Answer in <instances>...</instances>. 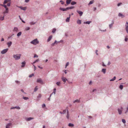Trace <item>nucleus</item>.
<instances>
[{
    "label": "nucleus",
    "mask_w": 128,
    "mask_h": 128,
    "mask_svg": "<svg viewBox=\"0 0 128 128\" xmlns=\"http://www.w3.org/2000/svg\"><path fill=\"white\" fill-rule=\"evenodd\" d=\"M62 80L64 82H65L67 80V79L65 77H62Z\"/></svg>",
    "instance_id": "10"
},
{
    "label": "nucleus",
    "mask_w": 128,
    "mask_h": 128,
    "mask_svg": "<svg viewBox=\"0 0 128 128\" xmlns=\"http://www.w3.org/2000/svg\"><path fill=\"white\" fill-rule=\"evenodd\" d=\"M123 86L122 85L120 84V85L119 86V88L121 90H122L123 88Z\"/></svg>",
    "instance_id": "29"
},
{
    "label": "nucleus",
    "mask_w": 128,
    "mask_h": 128,
    "mask_svg": "<svg viewBox=\"0 0 128 128\" xmlns=\"http://www.w3.org/2000/svg\"><path fill=\"white\" fill-rule=\"evenodd\" d=\"M36 22H31L30 23V24L32 25L34 24H36Z\"/></svg>",
    "instance_id": "39"
},
{
    "label": "nucleus",
    "mask_w": 128,
    "mask_h": 128,
    "mask_svg": "<svg viewBox=\"0 0 128 128\" xmlns=\"http://www.w3.org/2000/svg\"><path fill=\"white\" fill-rule=\"evenodd\" d=\"M126 28L125 29L126 32L127 33H128V25H125Z\"/></svg>",
    "instance_id": "20"
},
{
    "label": "nucleus",
    "mask_w": 128,
    "mask_h": 128,
    "mask_svg": "<svg viewBox=\"0 0 128 128\" xmlns=\"http://www.w3.org/2000/svg\"><path fill=\"white\" fill-rule=\"evenodd\" d=\"M68 126L70 127H73L74 125L73 124L70 123L68 124Z\"/></svg>",
    "instance_id": "27"
},
{
    "label": "nucleus",
    "mask_w": 128,
    "mask_h": 128,
    "mask_svg": "<svg viewBox=\"0 0 128 128\" xmlns=\"http://www.w3.org/2000/svg\"><path fill=\"white\" fill-rule=\"evenodd\" d=\"M114 23V22L113 20H112V23L111 24L109 25V27L110 28H112V26L113 24Z\"/></svg>",
    "instance_id": "12"
},
{
    "label": "nucleus",
    "mask_w": 128,
    "mask_h": 128,
    "mask_svg": "<svg viewBox=\"0 0 128 128\" xmlns=\"http://www.w3.org/2000/svg\"><path fill=\"white\" fill-rule=\"evenodd\" d=\"M38 57V56L37 55H36V54H34V58H35L36 57Z\"/></svg>",
    "instance_id": "56"
},
{
    "label": "nucleus",
    "mask_w": 128,
    "mask_h": 128,
    "mask_svg": "<svg viewBox=\"0 0 128 128\" xmlns=\"http://www.w3.org/2000/svg\"><path fill=\"white\" fill-rule=\"evenodd\" d=\"M76 4V2H75L72 1L71 2V4L72 5H74Z\"/></svg>",
    "instance_id": "31"
},
{
    "label": "nucleus",
    "mask_w": 128,
    "mask_h": 128,
    "mask_svg": "<svg viewBox=\"0 0 128 128\" xmlns=\"http://www.w3.org/2000/svg\"><path fill=\"white\" fill-rule=\"evenodd\" d=\"M128 39L127 38H126L125 39V41H126V42H127L128 41Z\"/></svg>",
    "instance_id": "62"
},
{
    "label": "nucleus",
    "mask_w": 128,
    "mask_h": 128,
    "mask_svg": "<svg viewBox=\"0 0 128 128\" xmlns=\"http://www.w3.org/2000/svg\"><path fill=\"white\" fill-rule=\"evenodd\" d=\"M57 42H58V41H57L56 40H55V42H54L52 43V44H51V46H53L55 44H57Z\"/></svg>",
    "instance_id": "26"
},
{
    "label": "nucleus",
    "mask_w": 128,
    "mask_h": 128,
    "mask_svg": "<svg viewBox=\"0 0 128 128\" xmlns=\"http://www.w3.org/2000/svg\"><path fill=\"white\" fill-rule=\"evenodd\" d=\"M80 100H74V102H73L74 103H75L76 102H80Z\"/></svg>",
    "instance_id": "35"
},
{
    "label": "nucleus",
    "mask_w": 128,
    "mask_h": 128,
    "mask_svg": "<svg viewBox=\"0 0 128 128\" xmlns=\"http://www.w3.org/2000/svg\"><path fill=\"white\" fill-rule=\"evenodd\" d=\"M11 1L10 0H4L3 2L4 4H5L8 2H9Z\"/></svg>",
    "instance_id": "15"
},
{
    "label": "nucleus",
    "mask_w": 128,
    "mask_h": 128,
    "mask_svg": "<svg viewBox=\"0 0 128 128\" xmlns=\"http://www.w3.org/2000/svg\"><path fill=\"white\" fill-rule=\"evenodd\" d=\"M37 82L40 83L41 84H42L43 82L42 79L40 78L38 79L37 80Z\"/></svg>",
    "instance_id": "4"
},
{
    "label": "nucleus",
    "mask_w": 128,
    "mask_h": 128,
    "mask_svg": "<svg viewBox=\"0 0 128 128\" xmlns=\"http://www.w3.org/2000/svg\"><path fill=\"white\" fill-rule=\"evenodd\" d=\"M5 15H4L2 17H1L0 18V20H2L4 19V18Z\"/></svg>",
    "instance_id": "37"
},
{
    "label": "nucleus",
    "mask_w": 128,
    "mask_h": 128,
    "mask_svg": "<svg viewBox=\"0 0 128 128\" xmlns=\"http://www.w3.org/2000/svg\"><path fill=\"white\" fill-rule=\"evenodd\" d=\"M66 118L68 119H69V112L68 110H67V115Z\"/></svg>",
    "instance_id": "13"
},
{
    "label": "nucleus",
    "mask_w": 128,
    "mask_h": 128,
    "mask_svg": "<svg viewBox=\"0 0 128 128\" xmlns=\"http://www.w3.org/2000/svg\"><path fill=\"white\" fill-rule=\"evenodd\" d=\"M60 2H61V4L62 5H63L64 4V1H62V0H60Z\"/></svg>",
    "instance_id": "48"
},
{
    "label": "nucleus",
    "mask_w": 128,
    "mask_h": 128,
    "mask_svg": "<svg viewBox=\"0 0 128 128\" xmlns=\"http://www.w3.org/2000/svg\"><path fill=\"white\" fill-rule=\"evenodd\" d=\"M98 52V50H96V53L97 55H98V54L97 53Z\"/></svg>",
    "instance_id": "57"
},
{
    "label": "nucleus",
    "mask_w": 128,
    "mask_h": 128,
    "mask_svg": "<svg viewBox=\"0 0 128 128\" xmlns=\"http://www.w3.org/2000/svg\"><path fill=\"white\" fill-rule=\"evenodd\" d=\"M22 32H19L17 34V36L18 37L20 36L22 34Z\"/></svg>",
    "instance_id": "30"
},
{
    "label": "nucleus",
    "mask_w": 128,
    "mask_h": 128,
    "mask_svg": "<svg viewBox=\"0 0 128 128\" xmlns=\"http://www.w3.org/2000/svg\"><path fill=\"white\" fill-rule=\"evenodd\" d=\"M52 35H51L49 37L47 40L48 42H49L51 40V39L52 38Z\"/></svg>",
    "instance_id": "18"
},
{
    "label": "nucleus",
    "mask_w": 128,
    "mask_h": 128,
    "mask_svg": "<svg viewBox=\"0 0 128 128\" xmlns=\"http://www.w3.org/2000/svg\"><path fill=\"white\" fill-rule=\"evenodd\" d=\"M66 110H63V112H62V114H64L66 113Z\"/></svg>",
    "instance_id": "50"
},
{
    "label": "nucleus",
    "mask_w": 128,
    "mask_h": 128,
    "mask_svg": "<svg viewBox=\"0 0 128 128\" xmlns=\"http://www.w3.org/2000/svg\"><path fill=\"white\" fill-rule=\"evenodd\" d=\"M76 11L79 14L80 16H81L83 14V12L78 10H77Z\"/></svg>",
    "instance_id": "5"
},
{
    "label": "nucleus",
    "mask_w": 128,
    "mask_h": 128,
    "mask_svg": "<svg viewBox=\"0 0 128 128\" xmlns=\"http://www.w3.org/2000/svg\"><path fill=\"white\" fill-rule=\"evenodd\" d=\"M92 84V82L91 81H90L89 83V84L90 85L91 84Z\"/></svg>",
    "instance_id": "59"
},
{
    "label": "nucleus",
    "mask_w": 128,
    "mask_h": 128,
    "mask_svg": "<svg viewBox=\"0 0 128 128\" xmlns=\"http://www.w3.org/2000/svg\"><path fill=\"white\" fill-rule=\"evenodd\" d=\"M14 35V34H12L10 36L8 37V38H12V37Z\"/></svg>",
    "instance_id": "52"
},
{
    "label": "nucleus",
    "mask_w": 128,
    "mask_h": 128,
    "mask_svg": "<svg viewBox=\"0 0 128 128\" xmlns=\"http://www.w3.org/2000/svg\"><path fill=\"white\" fill-rule=\"evenodd\" d=\"M23 99L25 100H27L29 99V98L28 97H25L23 96L22 98Z\"/></svg>",
    "instance_id": "34"
},
{
    "label": "nucleus",
    "mask_w": 128,
    "mask_h": 128,
    "mask_svg": "<svg viewBox=\"0 0 128 128\" xmlns=\"http://www.w3.org/2000/svg\"><path fill=\"white\" fill-rule=\"evenodd\" d=\"M118 16L120 17H121L122 18H124L125 17L124 15H123L120 13H118Z\"/></svg>",
    "instance_id": "9"
},
{
    "label": "nucleus",
    "mask_w": 128,
    "mask_h": 128,
    "mask_svg": "<svg viewBox=\"0 0 128 128\" xmlns=\"http://www.w3.org/2000/svg\"><path fill=\"white\" fill-rule=\"evenodd\" d=\"M122 3H121V2H120L119 3H118V4H117V6H120L122 4Z\"/></svg>",
    "instance_id": "53"
},
{
    "label": "nucleus",
    "mask_w": 128,
    "mask_h": 128,
    "mask_svg": "<svg viewBox=\"0 0 128 128\" xmlns=\"http://www.w3.org/2000/svg\"><path fill=\"white\" fill-rule=\"evenodd\" d=\"M118 113L120 115H121L122 113V110L120 109L119 108H118Z\"/></svg>",
    "instance_id": "8"
},
{
    "label": "nucleus",
    "mask_w": 128,
    "mask_h": 128,
    "mask_svg": "<svg viewBox=\"0 0 128 128\" xmlns=\"http://www.w3.org/2000/svg\"><path fill=\"white\" fill-rule=\"evenodd\" d=\"M18 28L17 27H14L13 30V31L14 32H17L18 31Z\"/></svg>",
    "instance_id": "19"
},
{
    "label": "nucleus",
    "mask_w": 128,
    "mask_h": 128,
    "mask_svg": "<svg viewBox=\"0 0 128 128\" xmlns=\"http://www.w3.org/2000/svg\"><path fill=\"white\" fill-rule=\"evenodd\" d=\"M11 2H9L8 4H7V5L8 6H10Z\"/></svg>",
    "instance_id": "47"
},
{
    "label": "nucleus",
    "mask_w": 128,
    "mask_h": 128,
    "mask_svg": "<svg viewBox=\"0 0 128 128\" xmlns=\"http://www.w3.org/2000/svg\"><path fill=\"white\" fill-rule=\"evenodd\" d=\"M71 1V0H66V3L67 4H70Z\"/></svg>",
    "instance_id": "22"
},
{
    "label": "nucleus",
    "mask_w": 128,
    "mask_h": 128,
    "mask_svg": "<svg viewBox=\"0 0 128 128\" xmlns=\"http://www.w3.org/2000/svg\"><path fill=\"white\" fill-rule=\"evenodd\" d=\"M74 8V7L73 6H70V7H67L68 10L69 9H72Z\"/></svg>",
    "instance_id": "28"
},
{
    "label": "nucleus",
    "mask_w": 128,
    "mask_h": 128,
    "mask_svg": "<svg viewBox=\"0 0 128 128\" xmlns=\"http://www.w3.org/2000/svg\"><path fill=\"white\" fill-rule=\"evenodd\" d=\"M3 7H4V8H7V6H6V5H4H4H3Z\"/></svg>",
    "instance_id": "63"
},
{
    "label": "nucleus",
    "mask_w": 128,
    "mask_h": 128,
    "mask_svg": "<svg viewBox=\"0 0 128 128\" xmlns=\"http://www.w3.org/2000/svg\"><path fill=\"white\" fill-rule=\"evenodd\" d=\"M18 7L20 8L22 10H25L26 8V7H23L22 6H17Z\"/></svg>",
    "instance_id": "7"
},
{
    "label": "nucleus",
    "mask_w": 128,
    "mask_h": 128,
    "mask_svg": "<svg viewBox=\"0 0 128 128\" xmlns=\"http://www.w3.org/2000/svg\"><path fill=\"white\" fill-rule=\"evenodd\" d=\"M34 76V74H31L29 76V77L30 78H31L32 77V76Z\"/></svg>",
    "instance_id": "46"
},
{
    "label": "nucleus",
    "mask_w": 128,
    "mask_h": 128,
    "mask_svg": "<svg viewBox=\"0 0 128 128\" xmlns=\"http://www.w3.org/2000/svg\"><path fill=\"white\" fill-rule=\"evenodd\" d=\"M18 84H19L20 83V82L18 80L15 81Z\"/></svg>",
    "instance_id": "51"
},
{
    "label": "nucleus",
    "mask_w": 128,
    "mask_h": 128,
    "mask_svg": "<svg viewBox=\"0 0 128 128\" xmlns=\"http://www.w3.org/2000/svg\"><path fill=\"white\" fill-rule=\"evenodd\" d=\"M8 12V10H6L5 11H4V12H3V14H5V13H7Z\"/></svg>",
    "instance_id": "49"
},
{
    "label": "nucleus",
    "mask_w": 128,
    "mask_h": 128,
    "mask_svg": "<svg viewBox=\"0 0 128 128\" xmlns=\"http://www.w3.org/2000/svg\"><path fill=\"white\" fill-rule=\"evenodd\" d=\"M39 42L37 38L34 39L30 42V43L34 45H36L39 43Z\"/></svg>",
    "instance_id": "2"
},
{
    "label": "nucleus",
    "mask_w": 128,
    "mask_h": 128,
    "mask_svg": "<svg viewBox=\"0 0 128 128\" xmlns=\"http://www.w3.org/2000/svg\"><path fill=\"white\" fill-rule=\"evenodd\" d=\"M15 108H16L17 109L19 110L20 109V108L19 106H16L15 107Z\"/></svg>",
    "instance_id": "45"
},
{
    "label": "nucleus",
    "mask_w": 128,
    "mask_h": 128,
    "mask_svg": "<svg viewBox=\"0 0 128 128\" xmlns=\"http://www.w3.org/2000/svg\"><path fill=\"white\" fill-rule=\"evenodd\" d=\"M69 62H67L66 65V66H65V68H66V67L69 64Z\"/></svg>",
    "instance_id": "55"
},
{
    "label": "nucleus",
    "mask_w": 128,
    "mask_h": 128,
    "mask_svg": "<svg viewBox=\"0 0 128 128\" xmlns=\"http://www.w3.org/2000/svg\"><path fill=\"white\" fill-rule=\"evenodd\" d=\"M70 16H69L66 19V22H69L70 21Z\"/></svg>",
    "instance_id": "32"
},
{
    "label": "nucleus",
    "mask_w": 128,
    "mask_h": 128,
    "mask_svg": "<svg viewBox=\"0 0 128 128\" xmlns=\"http://www.w3.org/2000/svg\"><path fill=\"white\" fill-rule=\"evenodd\" d=\"M41 97V95L40 94H38V96H37V100H39Z\"/></svg>",
    "instance_id": "23"
},
{
    "label": "nucleus",
    "mask_w": 128,
    "mask_h": 128,
    "mask_svg": "<svg viewBox=\"0 0 128 128\" xmlns=\"http://www.w3.org/2000/svg\"><path fill=\"white\" fill-rule=\"evenodd\" d=\"M122 122L124 123H126V121L124 119H122Z\"/></svg>",
    "instance_id": "44"
},
{
    "label": "nucleus",
    "mask_w": 128,
    "mask_h": 128,
    "mask_svg": "<svg viewBox=\"0 0 128 128\" xmlns=\"http://www.w3.org/2000/svg\"><path fill=\"white\" fill-rule=\"evenodd\" d=\"M21 56V54H14L13 55V57L16 60H18L20 59Z\"/></svg>",
    "instance_id": "1"
},
{
    "label": "nucleus",
    "mask_w": 128,
    "mask_h": 128,
    "mask_svg": "<svg viewBox=\"0 0 128 128\" xmlns=\"http://www.w3.org/2000/svg\"><path fill=\"white\" fill-rule=\"evenodd\" d=\"M8 50V48L4 49L1 51V53L2 54H4L7 52Z\"/></svg>",
    "instance_id": "3"
},
{
    "label": "nucleus",
    "mask_w": 128,
    "mask_h": 128,
    "mask_svg": "<svg viewBox=\"0 0 128 128\" xmlns=\"http://www.w3.org/2000/svg\"><path fill=\"white\" fill-rule=\"evenodd\" d=\"M56 88H54V91L52 92V94L54 93V94H56Z\"/></svg>",
    "instance_id": "43"
},
{
    "label": "nucleus",
    "mask_w": 128,
    "mask_h": 128,
    "mask_svg": "<svg viewBox=\"0 0 128 128\" xmlns=\"http://www.w3.org/2000/svg\"><path fill=\"white\" fill-rule=\"evenodd\" d=\"M59 9L60 10L63 11H66L68 10L67 8H59Z\"/></svg>",
    "instance_id": "6"
},
{
    "label": "nucleus",
    "mask_w": 128,
    "mask_h": 128,
    "mask_svg": "<svg viewBox=\"0 0 128 128\" xmlns=\"http://www.w3.org/2000/svg\"><path fill=\"white\" fill-rule=\"evenodd\" d=\"M46 106V105L45 104H44L42 105V107L43 108H44Z\"/></svg>",
    "instance_id": "54"
},
{
    "label": "nucleus",
    "mask_w": 128,
    "mask_h": 128,
    "mask_svg": "<svg viewBox=\"0 0 128 128\" xmlns=\"http://www.w3.org/2000/svg\"><path fill=\"white\" fill-rule=\"evenodd\" d=\"M33 65L34 67V70H36V67L33 64Z\"/></svg>",
    "instance_id": "58"
},
{
    "label": "nucleus",
    "mask_w": 128,
    "mask_h": 128,
    "mask_svg": "<svg viewBox=\"0 0 128 128\" xmlns=\"http://www.w3.org/2000/svg\"><path fill=\"white\" fill-rule=\"evenodd\" d=\"M21 64H22L21 66V67L22 68L25 66L26 64V62H25L24 61V62H22Z\"/></svg>",
    "instance_id": "16"
},
{
    "label": "nucleus",
    "mask_w": 128,
    "mask_h": 128,
    "mask_svg": "<svg viewBox=\"0 0 128 128\" xmlns=\"http://www.w3.org/2000/svg\"><path fill=\"white\" fill-rule=\"evenodd\" d=\"M60 82H57L56 83V84L58 86H60Z\"/></svg>",
    "instance_id": "41"
},
{
    "label": "nucleus",
    "mask_w": 128,
    "mask_h": 128,
    "mask_svg": "<svg viewBox=\"0 0 128 128\" xmlns=\"http://www.w3.org/2000/svg\"><path fill=\"white\" fill-rule=\"evenodd\" d=\"M38 90V88H37V86H36L34 89V92H36L37 90Z\"/></svg>",
    "instance_id": "40"
},
{
    "label": "nucleus",
    "mask_w": 128,
    "mask_h": 128,
    "mask_svg": "<svg viewBox=\"0 0 128 128\" xmlns=\"http://www.w3.org/2000/svg\"><path fill=\"white\" fill-rule=\"evenodd\" d=\"M116 79V77L115 76H114L113 78L112 79L110 80V81H114Z\"/></svg>",
    "instance_id": "33"
},
{
    "label": "nucleus",
    "mask_w": 128,
    "mask_h": 128,
    "mask_svg": "<svg viewBox=\"0 0 128 128\" xmlns=\"http://www.w3.org/2000/svg\"><path fill=\"white\" fill-rule=\"evenodd\" d=\"M106 69L105 68H103L102 69V72L104 73V74H105L106 72Z\"/></svg>",
    "instance_id": "25"
},
{
    "label": "nucleus",
    "mask_w": 128,
    "mask_h": 128,
    "mask_svg": "<svg viewBox=\"0 0 128 128\" xmlns=\"http://www.w3.org/2000/svg\"><path fill=\"white\" fill-rule=\"evenodd\" d=\"M12 44V42H10L7 43V44L8 47H10Z\"/></svg>",
    "instance_id": "17"
},
{
    "label": "nucleus",
    "mask_w": 128,
    "mask_h": 128,
    "mask_svg": "<svg viewBox=\"0 0 128 128\" xmlns=\"http://www.w3.org/2000/svg\"><path fill=\"white\" fill-rule=\"evenodd\" d=\"M29 1V0H25V2H28Z\"/></svg>",
    "instance_id": "61"
},
{
    "label": "nucleus",
    "mask_w": 128,
    "mask_h": 128,
    "mask_svg": "<svg viewBox=\"0 0 128 128\" xmlns=\"http://www.w3.org/2000/svg\"><path fill=\"white\" fill-rule=\"evenodd\" d=\"M93 8L94 11H95L96 9V7H94Z\"/></svg>",
    "instance_id": "60"
},
{
    "label": "nucleus",
    "mask_w": 128,
    "mask_h": 128,
    "mask_svg": "<svg viewBox=\"0 0 128 128\" xmlns=\"http://www.w3.org/2000/svg\"><path fill=\"white\" fill-rule=\"evenodd\" d=\"M56 29L55 28H54L52 31V32L53 33H54L56 31Z\"/></svg>",
    "instance_id": "38"
},
{
    "label": "nucleus",
    "mask_w": 128,
    "mask_h": 128,
    "mask_svg": "<svg viewBox=\"0 0 128 128\" xmlns=\"http://www.w3.org/2000/svg\"><path fill=\"white\" fill-rule=\"evenodd\" d=\"M91 22H92L91 21H87L86 22H84V24H90V23H91Z\"/></svg>",
    "instance_id": "24"
},
{
    "label": "nucleus",
    "mask_w": 128,
    "mask_h": 128,
    "mask_svg": "<svg viewBox=\"0 0 128 128\" xmlns=\"http://www.w3.org/2000/svg\"><path fill=\"white\" fill-rule=\"evenodd\" d=\"M94 0H91V1H90V2L88 4L89 5V4H92L94 3Z\"/></svg>",
    "instance_id": "36"
},
{
    "label": "nucleus",
    "mask_w": 128,
    "mask_h": 128,
    "mask_svg": "<svg viewBox=\"0 0 128 128\" xmlns=\"http://www.w3.org/2000/svg\"><path fill=\"white\" fill-rule=\"evenodd\" d=\"M12 124L11 123H9L6 126V128H9L10 126H11Z\"/></svg>",
    "instance_id": "14"
},
{
    "label": "nucleus",
    "mask_w": 128,
    "mask_h": 128,
    "mask_svg": "<svg viewBox=\"0 0 128 128\" xmlns=\"http://www.w3.org/2000/svg\"><path fill=\"white\" fill-rule=\"evenodd\" d=\"M30 29V28L29 27H26L25 28V30L27 31L29 30Z\"/></svg>",
    "instance_id": "42"
},
{
    "label": "nucleus",
    "mask_w": 128,
    "mask_h": 128,
    "mask_svg": "<svg viewBox=\"0 0 128 128\" xmlns=\"http://www.w3.org/2000/svg\"><path fill=\"white\" fill-rule=\"evenodd\" d=\"M33 119V118L30 117L28 118H26V120L27 121H29L30 120H31Z\"/></svg>",
    "instance_id": "11"
},
{
    "label": "nucleus",
    "mask_w": 128,
    "mask_h": 128,
    "mask_svg": "<svg viewBox=\"0 0 128 128\" xmlns=\"http://www.w3.org/2000/svg\"><path fill=\"white\" fill-rule=\"evenodd\" d=\"M77 23L78 24H80L81 23V20H78L77 21Z\"/></svg>",
    "instance_id": "21"
},
{
    "label": "nucleus",
    "mask_w": 128,
    "mask_h": 128,
    "mask_svg": "<svg viewBox=\"0 0 128 128\" xmlns=\"http://www.w3.org/2000/svg\"><path fill=\"white\" fill-rule=\"evenodd\" d=\"M39 61V60L38 59H37L35 61L36 62H38Z\"/></svg>",
    "instance_id": "64"
}]
</instances>
